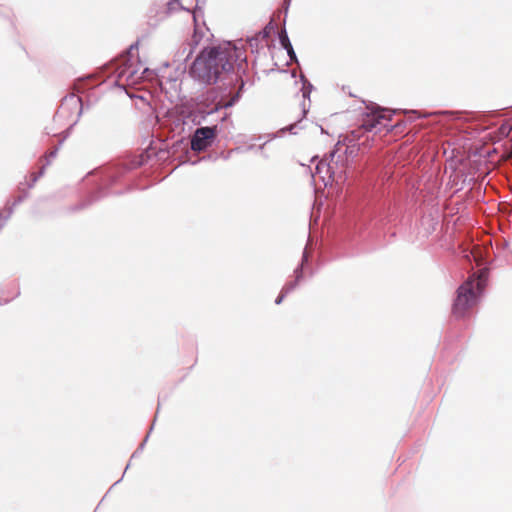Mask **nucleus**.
<instances>
[{
  "instance_id": "f257e3e1",
  "label": "nucleus",
  "mask_w": 512,
  "mask_h": 512,
  "mask_svg": "<svg viewBox=\"0 0 512 512\" xmlns=\"http://www.w3.org/2000/svg\"><path fill=\"white\" fill-rule=\"evenodd\" d=\"M242 48L231 43L221 44L209 50H203L190 69L193 78L205 84H214L224 80L233 71L234 65L245 62Z\"/></svg>"
},
{
  "instance_id": "f03ea898",
  "label": "nucleus",
  "mask_w": 512,
  "mask_h": 512,
  "mask_svg": "<svg viewBox=\"0 0 512 512\" xmlns=\"http://www.w3.org/2000/svg\"><path fill=\"white\" fill-rule=\"evenodd\" d=\"M484 286L481 279H469L458 288L457 298L453 306L456 316L462 317L469 309L474 307Z\"/></svg>"
},
{
  "instance_id": "7ed1b4c3",
  "label": "nucleus",
  "mask_w": 512,
  "mask_h": 512,
  "mask_svg": "<svg viewBox=\"0 0 512 512\" xmlns=\"http://www.w3.org/2000/svg\"><path fill=\"white\" fill-rule=\"evenodd\" d=\"M392 114L384 109H379L366 114L362 120L361 128L365 131L381 132L382 130H389L392 128L391 122Z\"/></svg>"
},
{
  "instance_id": "20e7f679",
  "label": "nucleus",
  "mask_w": 512,
  "mask_h": 512,
  "mask_svg": "<svg viewBox=\"0 0 512 512\" xmlns=\"http://www.w3.org/2000/svg\"><path fill=\"white\" fill-rule=\"evenodd\" d=\"M216 126L196 129L191 139V149L196 152L206 150L216 137Z\"/></svg>"
},
{
  "instance_id": "39448f33",
  "label": "nucleus",
  "mask_w": 512,
  "mask_h": 512,
  "mask_svg": "<svg viewBox=\"0 0 512 512\" xmlns=\"http://www.w3.org/2000/svg\"><path fill=\"white\" fill-rule=\"evenodd\" d=\"M331 160L322 159L316 165L315 174L327 185L328 182L334 179L341 173L338 169L337 162H334L335 153L330 155Z\"/></svg>"
},
{
  "instance_id": "423d86ee",
  "label": "nucleus",
  "mask_w": 512,
  "mask_h": 512,
  "mask_svg": "<svg viewBox=\"0 0 512 512\" xmlns=\"http://www.w3.org/2000/svg\"><path fill=\"white\" fill-rule=\"evenodd\" d=\"M280 43L287 50L289 56L292 59L295 58V52L293 50L292 44L285 32L280 34Z\"/></svg>"
},
{
  "instance_id": "0eeeda50",
  "label": "nucleus",
  "mask_w": 512,
  "mask_h": 512,
  "mask_svg": "<svg viewBox=\"0 0 512 512\" xmlns=\"http://www.w3.org/2000/svg\"><path fill=\"white\" fill-rule=\"evenodd\" d=\"M293 287H294V285L285 286V287L282 289V291H281L280 295H279V296L277 297V299L275 300V303H276V304H280V303L282 302V300L284 299V297L286 296V294H287L290 290H292V289H293Z\"/></svg>"
},
{
  "instance_id": "6e6552de",
  "label": "nucleus",
  "mask_w": 512,
  "mask_h": 512,
  "mask_svg": "<svg viewBox=\"0 0 512 512\" xmlns=\"http://www.w3.org/2000/svg\"><path fill=\"white\" fill-rule=\"evenodd\" d=\"M202 35L198 33L197 30H195L192 39H191V45L197 46L201 40Z\"/></svg>"
},
{
  "instance_id": "1a4fd4ad",
  "label": "nucleus",
  "mask_w": 512,
  "mask_h": 512,
  "mask_svg": "<svg viewBox=\"0 0 512 512\" xmlns=\"http://www.w3.org/2000/svg\"><path fill=\"white\" fill-rule=\"evenodd\" d=\"M508 158H512V143H511L510 150L508 152Z\"/></svg>"
},
{
  "instance_id": "9d476101",
  "label": "nucleus",
  "mask_w": 512,
  "mask_h": 512,
  "mask_svg": "<svg viewBox=\"0 0 512 512\" xmlns=\"http://www.w3.org/2000/svg\"><path fill=\"white\" fill-rule=\"evenodd\" d=\"M296 273H297V279H299L301 276V271L297 270Z\"/></svg>"
}]
</instances>
